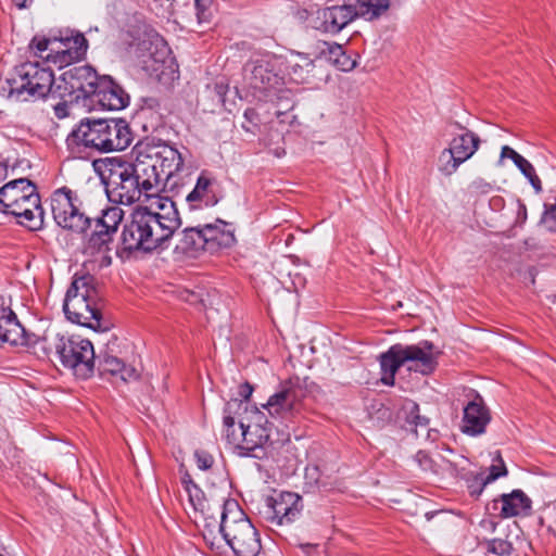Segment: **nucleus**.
<instances>
[{"instance_id": "26", "label": "nucleus", "mask_w": 556, "mask_h": 556, "mask_svg": "<svg viewBox=\"0 0 556 556\" xmlns=\"http://www.w3.org/2000/svg\"><path fill=\"white\" fill-rule=\"evenodd\" d=\"M129 163L132 174L147 197H150L151 192L159 190V186L163 179L162 174L157 172V165L146 164V162H141V160L139 161L135 157L134 162Z\"/></svg>"}, {"instance_id": "22", "label": "nucleus", "mask_w": 556, "mask_h": 556, "mask_svg": "<svg viewBox=\"0 0 556 556\" xmlns=\"http://www.w3.org/2000/svg\"><path fill=\"white\" fill-rule=\"evenodd\" d=\"M92 102H97L102 109L118 111L129 104V94L110 76H102Z\"/></svg>"}, {"instance_id": "21", "label": "nucleus", "mask_w": 556, "mask_h": 556, "mask_svg": "<svg viewBox=\"0 0 556 556\" xmlns=\"http://www.w3.org/2000/svg\"><path fill=\"white\" fill-rule=\"evenodd\" d=\"M480 526L486 530H490L493 536L482 538L478 541V546L484 549L485 554H492L495 556H510L515 548L509 533L498 528V523L493 520H482Z\"/></svg>"}, {"instance_id": "23", "label": "nucleus", "mask_w": 556, "mask_h": 556, "mask_svg": "<svg viewBox=\"0 0 556 556\" xmlns=\"http://www.w3.org/2000/svg\"><path fill=\"white\" fill-rule=\"evenodd\" d=\"M216 180L202 173L197 180L193 190L186 197L190 211L212 207L217 204L218 198L214 190Z\"/></svg>"}, {"instance_id": "15", "label": "nucleus", "mask_w": 556, "mask_h": 556, "mask_svg": "<svg viewBox=\"0 0 556 556\" xmlns=\"http://www.w3.org/2000/svg\"><path fill=\"white\" fill-rule=\"evenodd\" d=\"M480 138L472 131L455 136L448 148L444 149L438 160V169L444 176L453 175L460 164L469 160L479 149Z\"/></svg>"}, {"instance_id": "20", "label": "nucleus", "mask_w": 556, "mask_h": 556, "mask_svg": "<svg viewBox=\"0 0 556 556\" xmlns=\"http://www.w3.org/2000/svg\"><path fill=\"white\" fill-rule=\"evenodd\" d=\"M490 421L491 415L483 399L476 394L473 400L464 407L462 431L471 437L480 435L485 432Z\"/></svg>"}, {"instance_id": "16", "label": "nucleus", "mask_w": 556, "mask_h": 556, "mask_svg": "<svg viewBox=\"0 0 556 556\" xmlns=\"http://www.w3.org/2000/svg\"><path fill=\"white\" fill-rule=\"evenodd\" d=\"M55 45H63L62 41L56 39H49L43 36H35L29 43V48L34 51L35 55L54 64L62 65L72 59L79 58L87 50V39L83 35H77L74 38L76 50L74 53L71 49H55Z\"/></svg>"}, {"instance_id": "17", "label": "nucleus", "mask_w": 556, "mask_h": 556, "mask_svg": "<svg viewBox=\"0 0 556 556\" xmlns=\"http://www.w3.org/2000/svg\"><path fill=\"white\" fill-rule=\"evenodd\" d=\"M62 79L72 93H78L77 98H90L93 100L102 77L89 65H75L62 74Z\"/></svg>"}, {"instance_id": "7", "label": "nucleus", "mask_w": 556, "mask_h": 556, "mask_svg": "<svg viewBox=\"0 0 556 556\" xmlns=\"http://www.w3.org/2000/svg\"><path fill=\"white\" fill-rule=\"evenodd\" d=\"M0 212L20 218L29 229L43 224V208L36 185L28 178L13 179L0 188Z\"/></svg>"}, {"instance_id": "10", "label": "nucleus", "mask_w": 556, "mask_h": 556, "mask_svg": "<svg viewBox=\"0 0 556 556\" xmlns=\"http://www.w3.org/2000/svg\"><path fill=\"white\" fill-rule=\"evenodd\" d=\"M230 506L223 528V540L236 556H257L262 551L258 531L240 506Z\"/></svg>"}, {"instance_id": "35", "label": "nucleus", "mask_w": 556, "mask_h": 556, "mask_svg": "<svg viewBox=\"0 0 556 556\" xmlns=\"http://www.w3.org/2000/svg\"><path fill=\"white\" fill-rule=\"evenodd\" d=\"M124 216L125 212L122 207L118 205H112L102 210L101 215L92 219V222L97 228L108 230V232L115 236Z\"/></svg>"}, {"instance_id": "1", "label": "nucleus", "mask_w": 556, "mask_h": 556, "mask_svg": "<svg viewBox=\"0 0 556 556\" xmlns=\"http://www.w3.org/2000/svg\"><path fill=\"white\" fill-rule=\"evenodd\" d=\"M181 220L176 204L169 198H160L157 210L137 206L125 220L122 244L127 252H152L167 249Z\"/></svg>"}, {"instance_id": "42", "label": "nucleus", "mask_w": 556, "mask_h": 556, "mask_svg": "<svg viewBox=\"0 0 556 556\" xmlns=\"http://www.w3.org/2000/svg\"><path fill=\"white\" fill-rule=\"evenodd\" d=\"M415 462L418 464L421 470H432V459L429 455L422 451H419L415 455Z\"/></svg>"}, {"instance_id": "34", "label": "nucleus", "mask_w": 556, "mask_h": 556, "mask_svg": "<svg viewBox=\"0 0 556 556\" xmlns=\"http://www.w3.org/2000/svg\"><path fill=\"white\" fill-rule=\"evenodd\" d=\"M357 17L372 21L381 16L390 7L389 0H350Z\"/></svg>"}, {"instance_id": "46", "label": "nucleus", "mask_w": 556, "mask_h": 556, "mask_svg": "<svg viewBox=\"0 0 556 556\" xmlns=\"http://www.w3.org/2000/svg\"><path fill=\"white\" fill-rule=\"evenodd\" d=\"M302 63L303 64H294L293 65V67H292L293 68V74H296L298 67L301 68V70L305 68L307 73H309L313 70V67H314L313 61L307 59V58H303L302 59Z\"/></svg>"}, {"instance_id": "31", "label": "nucleus", "mask_w": 556, "mask_h": 556, "mask_svg": "<svg viewBox=\"0 0 556 556\" xmlns=\"http://www.w3.org/2000/svg\"><path fill=\"white\" fill-rule=\"evenodd\" d=\"M163 141L155 138H146L135 144L131 151L132 157L141 160L146 164L160 165Z\"/></svg>"}, {"instance_id": "33", "label": "nucleus", "mask_w": 556, "mask_h": 556, "mask_svg": "<svg viewBox=\"0 0 556 556\" xmlns=\"http://www.w3.org/2000/svg\"><path fill=\"white\" fill-rule=\"evenodd\" d=\"M113 240L114 236L108 232V230H102L94 226L93 231L84 244V253L90 256L109 253L111 251Z\"/></svg>"}, {"instance_id": "51", "label": "nucleus", "mask_w": 556, "mask_h": 556, "mask_svg": "<svg viewBox=\"0 0 556 556\" xmlns=\"http://www.w3.org/2000/svg\"><path fill=\"white\" fill-rule=\"evenodd\" d=\"M190 482H193V481L191 480V477H190L188 473H187V475H185V477L182 478V483H184V485H185V490H186V491H187V484H188V483H190Z\"/></svg>"}, {"instance_id": "36", "label": "nucleus", "mask_w": 556, "mask_h": 556, "mask_svg": "<svg viewBox=\"0 0 556 556\" xmlns=\"http://www.w3.org/2000/svg\"><path fill=\"white\" fill-rule=\"evenodd\" d=\"M402 412L405 416L406 424L410 426V430L418 434L417 428L427 429L429 419L419 414V406L414 401H406L402 406Z\"/></svg>"}, {"instance_id": "54", "label": "nucleus", "mask_w": 556, "mask_h": 556, "mask_svg": "<svg viewBox=\"0 0 556 556\" xmlns=\"http://www.w3.org/2000/svg\"><path fill=\"white\" fill-rule=\"evenodd\" d=\"M0 556H3L2 554H0Z\"/></svg>"}, {"instance_id": "9", "label": "nucleus", "mask_w": 556, "mask_h": 556, "mask_svg": "<svg viewBox=\"0 0 556 556\" xmlns=\"http://www.w3.org/2000/svg\"><path fill=\"white\" fill-rule=\"evenodd\" d=\"M102 178L111 202L131 205L140 201L144 191L130 169V163L118 157L105 159Z\"/></svg>"}, {"instance_id": "53", "label": "nucleus", "mask_w": 556, "mask_h": 556, "mask_svg": "<svg viewBox=\"0 0 556 556\" xmlns=\"http://www.w3.org/2000/svg\"><path fill=\"white\" fill-rule=\"evenodd\" d=\"M0 302H1V305H2V306L5 304V301H4V298H3V296H0Z\"/></svg>"}, {"instance_id": "32", "label": "nucleus", "mask_w": 556, "mask_h": 556, "mask_svg": "<svg viewBox=\"0 0 556 556\" xmlns=\"http://www.w3.org/2000/svg\"><path fill=\"white\" fill-rule=\"evenodd\" d=\"M59 334H45L43 337L27 336V345L31 352L41 359H50L52 354L56 355V345L61 342Z\"/></svg>"}, {"instance_id": "11", "label": "nucleus", "mask_w": 556, "mask_h": 556, "mask_svg": "<svg viewBox=\"0 0 556 556\" xmlns=\"http://www.w3.org/2000/svg\"><path fill=\"white\" fill-rule=\"evenodd\" d=\"M50 206L54 222L65 230L84 235L92 225V218L83 211L77 192L68 187L52 192Z\"/></svg>"}, {"instance_id": "30", "label": "nucleus", "mask_w": 556, "mask_h": 556, "mask_svg": "<svg viewBox=\"0 0 556 556\" xmlns=\"http://www.w3.org/2000/svg\"><path fill=\"white\" fill-rule=\"evenodd\" d=\"M99 370L101 375H119L121 379L125 382L139 378L135 367L126 366L122 359L109 354H105L103 357L99 356Z\"/></svg>"}, {"instance_id": "40", "label": "nucleus", "mask_w": 556, "mask_h": 556, "mask_svg": "<svg viewBox=\"0 0 556 556\" xmlns=\"http://www.w3.org/2000/svg\"><path fill=\"white\" fill-rule=\"evenodd\" d=\"M210 4L211 0H194V7L197 11V17L199 23H204L210 21Z\"/></svg>"}, {"instance_id": "25", "label": "nucleus", "mask_w": 556, "mask_h": 556, "mask_svg": "<svg viewBox=\"0 0 556 556\" xmlns=\"http://www.w3.org/2000/svg\"><path fill=\"white\" fill-rule=\"evenodd\" d=\"M20 345L27 342V334L11 308L2 307L0 315V344Z\"/></svg>"}, {"instance_id": "2", "label": "nucleus", "mask_w": 556, "mask_h": 556, "mask_svg": "<svg viewBox=\"0 0 556 556\" xmlns=\"http://www.w3.org/2000/svg\"><path fill=\"white\" fill-rule=\"evenodd\" d=\"M270 426L264 412L255 406L249 407L242 400H230L224 408L225 438L240 456L266 457Z\"/></svg>"}, {"instance_id": "45", "label": "nucleus", "mask_w": 556, "mask_h": 556, "mask_svg": "<svg viewBox=\"0 0 556 556\" xmlns=\"http://www.w3.org/2000/svg\"><path fill=\"white\" fill-rule=\"evenodd\" d=\"M485 485H482V475L476 477V480L473 483L469 485L470 494L475 496H479Z\"/></svg>"}, {"instance_id": "48", "label": "nucleus", "mask_w": 556, "mask_h": 556, "mask_svg": "<svg viewBox=\"0 0 556 556\" xmlns=\"http://www.w3.org/2000/svg\"><path fill=\"white\" fill-rule=\"evenodd\" d=\"M13 3L18 8V9H25V8H28L34 0H12Z\"/></svg>"}, {"instance_id": "38", "label": "nucleus", "mask_w": 556, "mask_h": 556, "mask_svg": "<svg viewBox=\"0 0 556 556\" xmlns=\"http://www.w3.org/2000/svg\"><path fill=\"white\" fill-rule=\"evenodd\" d=\"M518 169L528 178L535 193L542 192V182L535 173L533 165L523 156L515 164Z\"/></svg>"}, {"instance_id": "6", "label": "nucleus", "mask_w": 556, "mask_h": 556, "mask_svg": "<svg viewBox=\"0 0 556 556\" xmlns=\"http://www.w3.org/2000/svg\"><path fill=\"white\" fill-rule=\"evenodd\" d=\"M434 349V344L428 340L412 345H392L380 355L381 382L393 386L395 374L403 365H407L408 370L425 376L432 374L437 368L439 355Z\"/></svg>"}, {"instance_id": "4", "label": "nucleus", "mask_w": 556, "mask_h": 556, "mask_svg": "<svg viewBox=\"0 0 556 556\" xmlns=\"http://www.w3.org/2000/svg\"><path fill=\"white\" fill-rule=\"evenodd\" d=\"M64 313L68 320L96 331H108L110 323L102 320L99 293L90 275L75 277L67 289Z\"/></svg>"}, {"instance_id": "39", "label": "nucleus", "mask_w": 556, "mask_h": 556, "mask_svg": "<svg viewBox=\"0 0 556 556\" xmlns=\"http://www.w3.org/2000/svg\"><path fill=\"white\" fill-rule=\"evenodd\" d=\"M496 460H497V464H493L490 466L489 475L485 477L482 475V485H486V484L495 481L500 477H504L507 475V469L505 467L503 458L501 457L500 452H497V454H496Z\"/></svg>"}, {"instance_id": "49", "label": "nucleus", "mask_w": 556, "mask_h": 556, "mask_svg": "<svg viewBox=\"0 0 556 556\" xmlns=\"http://www.w3.org/2000/svg\"><path fill=\"white\" fill-rule=\"evenodd\" d=\"M54 111H55V115L61 118L65 115V106L64 105H61V104H58L55 108H54Z\"/></svg>"}, {"instance_id": "37", "label": "nucleus", "mask_w": 556, "mask_h": 556, "mask_svg": "<svg viewBox=\"0 0 556 556\" xmlns=\"http://www.w3.org/2000/svg\"><path fill=\"white\" fill-rule=\"evenodd\" d=\"M186 492L195 511H205V508H212V503L204 498L202 490L195 483H188Z\"/></svg>"}, {"instance_id": "13", "label": "nucleus", "mask_w": 556, "mask_h": 556, "mask_svg": "<svg viewBox=\"0 0 556 556\" xmlns=\"http://www.w3.org/2000/svg\"><path fill=\"white\" fill-rule=\"evenodd\" d=\"M56 357L62 366L79 379H87L93 374L96 354L88 339L79 336L62 337L56 345Z\"/></svg>"}, {"instance_id": "44", "label": "nucleus", "mask_w": 556, "mask_h": 556, "mask_svg": "<svg viewBox=\"0 0 556 556\" xmlns=\"http://www.w3.org/2000/svg\"><path fill=\"white\" fill-rule=\"evenodd\" d=\"M510 159L514 164L518 162L522 157L519 153H517L513 148L508 146H503L501 150V159Z\"/></svg>"}, {"instance_id": "5", "label": "nucleus", "mask_w": 556, "mask_h": 556, "mask_svg": "<svg viewBox=\"0 0 556 556\" xmlns=\"http://www.w3.org/2000/svg\"><path fill=\"white\" fill-rule=\"evenodd\" d=\"M54 85V73L38 62H25L14 67L1 87L0 94L13 103L35 102L48 97Z\"/></svg>"}, {"instance_id": "19", "label": "nucleus", "mask_w": 556, "mask_h": 556, "mask_svg": "<svg viewBox=\"0 0 556 556\" xmlns=\"http://www.w3.org/2000/svg\"><path fill=\"white\" fill-rule=\"evenodd\" d=\"M356 17L357 13L354 11L352 3H350V0H345L342 5L324 9L319 13L320 24L316 28L324 33L336 35Z\"/></svg>"}, {"instance_id": "8", "label": "nucleus", "mask_w": 556, "mask_h": 556, "mask_svg": "<svg viewBox=\"0 0 556 556\" xmlns=\"http://www.w3.org/2000/svg\"><path fill=\"white\" fill-rule=\"evenodd\" d=\"M227 226V223L218 219L216 224L188 227L182 230L177 249L185 253L195 254L203 251L213 254L230 248L236 238L231 229H226Z\"/></svg>"}, {"instance_id": "41", "label": "nucleus", "mask_w": 556, "mask_h": 556, "mask_svg": "<svg viewBox=\"0 0 556 556\" xmlns=\"http://www.w3.org/2000/svg\"><path fill=\"white\" fill-rule=\"evenodd\" d=\"M194 458H195L198 468L201 470H207L214 464L213 456L208 452L203 451V450L195 451Z\"/></svg>"}, {"instance_id": "47", "label": "nucleus", "mask_w": 556, "mask_h": 556, "mask_svg": "<svg viewBox=\"0 0 556 556\" xmlns=\"http://www.w3.org/2000/svg\"><path fill=\"white\" fill-rule=\"evenodd\" d=\"M253 392V388L250 383H243L240 386L239 389V395L242 396L244 400H248Z\"/></svg>"}, {"instance_id": "50", "label": "nucleus", "mask_w": 556, "mask_h": 556, "mask_svg": "<svg viewBox=\"0 0 556 556\" xmlns=\"http://www.w3.org/2000/svg\"><path fill=\"white\" fill-rule=\"evenodd\" d=\"M155 46H159L161 45L163 47V50L164 52H167V48H166V45L164 43L163 39L160 38L159 36H155V41H154Z\"/></svg>"}, {"instance_id": "28", "label": "nucleus", "mask_w": 556, "mask_h": 556, "mask_svg": "<svg viewBox=\"0 0 556 556\" xmlns=\"http://www.w3.org/2000/svg\"><path fill=\"white\" fill-rule=\"evenodd\" d=\"M318 50L320 56L325 58L340 71L349 72L356 67V60L346 54L343 47L337 42H319Z\"/></svg>"}, {"instance_id": "52", "label": "nucleus", "mask_w": 556, "mask_h": 556, "mask_svg": "<svg viewBox=\"0 0 556 556\" xmlns=\"http://www.w3.org/2000/svg\"><path fill=\"white\" fill-rule=\"evenodd\" d=\"M447 463H448V465H450L451 469H452L453 471H456V464H454L453 462H450V460H448Z\"/></svg>"}, {"instance_id": "18", "label": "nucleus", "mask_w": 556, "mask_h": 556, "mask_svg": "<svg viewBox=\"0 0 556 556\" xmlns=\"http://www.w3.org/2000/svg\"><path fill=\"white\" fill-rule=\"evenodd\" d=\"M238 507L239 504L235 500H223L222 503H212V508H205V511H198L203 523V536L206 540H216L224 536V525L226 518L230 514V505Z\"/></svg>"}, {"instance_id": "24", "label": "nucleus", "mask_w": 556, "mask_h": 556, "mask_svg": "<svg viewBox=\"0 0 556 556\" xmlns=\"http://www.w3.org/2000/svg\"><path fill=\"white\" fill-rule=\"evenodd\" d=\"M270 509L273 511L271 519L276 520L278 525L290 523L301 513V497L291 492L281 493L278 498L273 500Z\"/></svg>"}, {"instance_id": "3", "label": "nucleus", "mask_w": 556, "mask_h": 556, "mask_svg": "<svg viewBox=\"0 0 556 556\" xmlns=\"http://www.w3.org/2000/svg\"><path fill=\"white\" fill-rule=\"evenodd\" d=\"M132 131L125 119L81 121L67 141L98 152L123 151L132 142Z\"/></svg>"}, {"instance_id": "12", "label": "nucleus", "mask_w": 556, "mask_h": 556, "mask_svg": "<svg viewBox=\"0 0 556 556\" xmlns=\"http://www.w3.org/2000/svg\"><path fill=\"white\" fill-rule=\"evenodd\" d=\"M306 390L299 377L282 382L279 390L263 405L268 415L281 422L293 421L304 408Z\"/></svg>"}, {"instance_id": "43", "label": "nucleus", "mask_w": 556, "mask_h": 556, "mask_svg": "<svg viewBox=\"0 0 556 556\" xmlns=\"http://www.w3.org/2000/svg\"><path fill=\"white\" fill-rule=\"evenodd\" d=\"M528 218L527 206L521 200H517V213L515 218V225L522 227Z\"/></svg>"}, {"instance_id": "27", "label": "nucleus", "mask_w": 556, "mask_h": 556, "mask_svg": "<svg viewBox=\"0 0 556 556\" xmlns=\"http://www.w3.org/2000/svg\"><path fill=\"white\" fill-rule=\"evenodd\" d=\"M502 503L500 517L511 518L516 516H528L531 511V500L521 490H514L511 493L502 494L498 498Z\"/></svg>"}, {"instance_id": "29", "label": "nucleus", "mask_w": 556, "mask_h": 556, "mask_svg": "<svg viewBox=\"0 0 556 556\" xmlns=\"http://www.w3.org/2000/svg\"><path fill=\"white\" fill-rule=\"evenodd\" d=\"M185 159L182 154L174 147L163 141L161 162L157 165L159 174H162L163 180H168L175 174L182 170Z\"/></svg>"}, {"instance_id": "14", "label": "nucleus", "mask_w": 556, "mask_h": 556, "mask_svg": "<svg viewBox=\"0 0 556 556\" xmlns=\"http://www.w3.org/2000/svg\"><path fill=\"white\" fill-rule=\"evenodd\" d=\"M244 78L251 89L264 97L279 90L283 85L278 60L269 55L249 62L244 67Z\"/></svg>"}]
</instances>
